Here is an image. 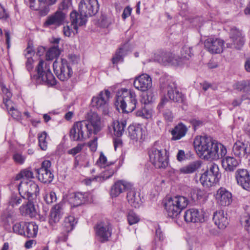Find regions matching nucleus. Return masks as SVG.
I'll list each match as a JSON object with an SVG mask.
<instances>
[{
    "label": "nucleus",
    "mask_w": 250,
    "mask_h": 250,
    "mask_svg": "<svg viewBox=\"0 0 250 250\" xmlns=\"http://www.w3.org/2000/svg\"><path fill=\"white\" fill-rule=\"evenodd\" d=\"M133 84L137 89L146 91L152 86L151 78L148 75L143 74L135 78Z\"/></svg>",
    "instance_id": "23"
},
{
    "label": "nucleus",
    "mask_w": 250,
    "mask_h": 250,
    "mask_svg": "<svg viewBox=\"0 0 250 250\" xmlns=\"http://www.w3.org/2000/svg\"><path fill=\"white\" fill-rule=\"evenodd\" d=\"M51 166V163L50 161L44 160L42 163L40 168L35 169V171L39 181L47 183H50L53 180L54 175L50 170Z\"/></svg>",
    "instance_id": "14"
},
{
    "label": "nucleus",
    "mask_w": 250,
    "mask_h": 250,
    "mask_svg": "<svg viewBox=\"0 0 250 250\" xmlns=\"http://www.w3.org/2000/svg\"><path fill=\"white\" fill-rule=\"evenodd\" d=\"M19 209L21 214L24 216L34 218L36 217L37 214L33 201H28L26 204L22 205Z\"/></svg>",
    "instance_id": "31"
},
{
    "label": "nucleus",
    "mask_w": 250,
    "mask_h": 250,
    "mask_svg": "<svg viewBox=\"0 0 250 250\" xmlns=\"http://www.w3.org/2000/svg\"><path fill=\"white\" fill-rule=\"evenodd\" d=\"M110 97L109 91H102L97 96L93 97L92 104L93 106L101 111L104 115H107L109 113L108 100Z\"/></svg>",
    "instance_id": "11"
},
{
    "label": "nucleus",
    "mask_w": 250,
    "mask_h": 250,
    "mask_svg": "<svg viewBox=\"0 0 250 250\" xmlns=\"http://www.w3.org/2000/svg\"><path fill=\"white\" fill-rule=\"evenodd\" d=\"M71 26H73L76 33H78V26H82L86 22V17L80 14L75 10L73 11L70 14Z\"/></svg>",
    "instance_id": "28"
},
{
    "label": "nucleus",
    "mask_w": 250,
    "mask_h": 250,
    "mask_svg": "<svg viewBox=\"0 0 250 250\" xmlns=\"http://www.w3.org/2000/svg\"><path fill=\"white\" fill-rule=\"evenodd\" d=\"M188 131L187 126L182 123H179L171 131L172 140H178L184 137Z\"/></svg>",
    "instance_id": "32"
},
{
    "label": "nucleus",
    "mask_w": 250,
    "mask_h": 250,
    "mask_svg": "<svg viewBox=\"0 0 250 250\" xmlns=\"http://www.w3.org/2000/svg\"><path fill=\"white\" fill-rule=\"evenodd\" d=\"M18 190L20 196L28 201H33L40 192L39 186L33 181L21 182Z\"/></svg>",
    "instance_id": "7"
},
{
    "label": "nucleus",
    "mask_w": 250,
    "mask_h": 250,
    "mask_svg": "<svg viewBox=\"0 0 250 250\" xmlns=\"http://www.w3.org/2000/svg\"><path fill=\"white\" fill-rule=\"evenodd\" d=\"M127 219L128 223L130 226L137 223L140 221L139 216L132 210L128 211Z\"/></svg>",
    "instance_id": "47"
},
{
    "label": "nucleus",
    "mask_w": 250,
    "mask_h": 250,
    "mask_svg": "<svg viewBox=\"0 0 250 250\" xmlns=\"http://www.w3.org/2000/svg\"><path fill=\"white\" fill-rule=\"evenodd\" d=\"M184 219L187 222L193 223L201 222L204 219L203 215L198 209L194 208L186 211L184 214Z\"/></svg>",
    "instance_id": "30"
},
{
    "label": "nucleus",
    "mask_w": 250,
    "mask_h": 250,
    "mask_svg": "<svg viewBox=\"0 0 250 250\" xmlns=\"http://www.w3.org/2000/svg\"><path fill=\"white\" fill-rule=\"evenodd\" d=\"M54 71L58 78L62 81L68 80L73 74V71L67 61L62 59L60 62L55 61L53 64Z\"/></svg>",
    "instance_id": "10"
},
{
    "label": "nucleus",
    "mask_w": 250,
    "mask_h": 250,
    "mask_svg": "<svg viewBox=\"0 0 250 250\" xmlns=\"http://www.w3.org/2000/svg\"><path fill=\"white\" fill-rule=\"evenodd\" d=\"M113 20L111 17L105 15H102L100 18L99 24L103 28H107L112 23Z\"/></svg>",
    "instance_id": "51"
},
{
    "label": "nucleus",
    "mask_w": 250,
    "mask_h": 250,
    "mask_svg": "<svg viewBox=\"0 0 250 250\" xmlns=\"http://www.w3.org/2000/svg\"><path fill=\"white\" fill-rule=\"evenodd\" d=\"M77 223V221L73 216L65 217L62 225L63 231L67 233L70 232L73 230Z\"/></svg>",
    "instance_id": "39"
},
{
    "label": "nucleus",
    "mask_w": 250,
    "mask_h": 250,
    "mask_svg": "<svg viewBox=\"0 0 250 250\" xmlns=\"http://www.w3.org/2000/svg\"><path fill=\"white\" fill-rule=\"evenodd\" d=\"M14 161L20 164H22L25 161V158L20 153H15L13 157Z\"/></svg>",
    "instance_id": "61"
},
{
    "label": "nucleus",
    "mask_w": 250,
    "mask_h": 250,
    "mask_svg": "<svg viewBox=\"0 0 250 250\" xmlns=\"http://www.w3.org/2000/svg\"><path fill=\"white\" fill-rule=\"evenodd\" d=\"M9 18V13L4 6L0 4V20L6 21Z\"/></svg>",
    "instance_id": "58"
},
{
    "label": "nucleus",
    "mask_w": 250,
    "mask_h": 250,
    "mask_svg": "<svg viewBox=\"0 0 250 250\" xmlns=\"http://www.w3.org/2000/svg\"><path fill=\"white\" fill-rule=\"evenodd\" d=\"M1 90L3 94H4L3 99V103L6 106L7 109H8L10 105L12 104L13 103L10 100L12 94L4 85L2 86Z\"/></svg>",
    "instance_id": "43"
},
{
    "label": "nucleus",
    "mask_w": 250,
    "mask_h": 250,
    "mask_svg": "<svg viewBox=\"0 0 250 250\" xmlns=\"http://www.w3.org/2000/svg\"><path fill=\"white\" fill-rule=\"evenodd\" d=\"M102 172L100 176L95 177L96 181H103L111 177L115 172L117 170L116 166L114 165V163H110V166H109Z\"/></svg>",
    "instance_id": "35"
},
{
    "label": "nucleus",
    "mask_w": 250,
    "mask_h": 250,
    "mask_svg": "<svg viewBox=\"0 0 250 250\" xmlns=\"http://www.w3.org/2000/svg\"><path fill=\"white\" fill-rule=\"evenodd\" d=\"M47 134L45 131H43L38 134L39 145L41 148L43 150H46L47 148Z\"/></svg>",
    "instance_id": "45"
},
{
    "label": "nucleus",
    "mask_w": 250,
    "mask_h": 250,
    "mask_svg": "<svg viewBox=\"0 0 250 250\" xmlns=\"http://www.w3.org/2000/svg\"><path fill=\"white\" fill-rule=\"evenodd\" d=\"M32 177H33V173L31 170L29 169H23L16 175L15 180H20L23 178H30Z\"/></svg>",
    "instance_id": "50"
},
{
    "label": "nucleus",
    "mask_w": 250,
    "mask_h": 250,
    "mask_svg": "<svg viewBox=\"0 0 250 250\" xmlns=\"http://www.w3.org/2000/svg\"><path fill=\"white\" fill-rule=\"evenodd\" d=\"M130 51L129 45L128 43L124 44L121 47L119 50L115 53V56L112 58V62L114 64H117L119 62L123 61V58L128 52Z\"/></svg>",
    "instance_id": "34"
},
{
    "label": "nucleus",
    "mask_w": 250,
    "mask_h": 250,
    "mask_svg": "<svg viewBox=\"0 0 250 250\" xmlns=\"http://www.w3.org/2000/svg\"><path fill=\"white\" fill-rule=\"evenodd\" d=\"M126 195V198L128 203L135 208L140 207L141 201L139 194H137L134 190L130 189Z\"/></svg>",
    "instance_id": "37"
},
{
    "label": "nucleus",
    "mask_w": 250,
    "mask_h": 250,
    "mask_svg": "<svg viewBox=\"0 0 250 250\" xmlns=\"http://www.w3.org/2000/svg\"><path fill=\"white\" fill-rule=\"evenodd\" d=\"M222 165L223 167L227 171H233L238 166V161L233 157H223Z\"/></svg>",
    "instance_id": "33"
},
{
    "label": "nucleus",
    "mask_w": 250,
    "mask_h": 250,
    "mask_svg": "<svg viewBox=\"0 0 250 250\" xmlns=\"http://www.w3.org/2000/svg\"><path fill=\"white\" fill-rule=\"evenodd\" d=\"M136 115L138 117H141L144 119H148L151 118L152 113V110L143 107L138 110L136 112Z\"/></svg>",
    "instance_id": "46"
},
{
    "label": "nucleus",
    "mask_w": 250,
    "mask_h": 250,
    "mask_svg": "<svg viewBox=\"0 0 250 250\" xmlns=\"http://www.w3.org/2000/svg\"><path fill=\"white\" fill-rule=\"evenodd\" d=\"M37 74H30L33 81L37 84H44L48 86H53L56 84V80L51 72L49 66L42 60H40L36 67Z\"/></svg>",
    "instance_id": "4"
},
{
    "label": "nucleus",
    "mask_w": 250,
    "mask_h": 250,
    "mask_svg": "<svg viewBox=\"0 0 250 250\" xmlns=\"http://www.w3.org/2000/svg\"><path fill=\"white\" fill-rule=\"evenodd\" d=\"M61 53L59 45H52L46 53L47 60H52L58 58Z\"/></svg>",
    "instance_id": "41"
},
{
    "label": "nucleus",
    "mask_w": 250,
    "mask_h": 250,
    "mask_svg": "<svg viewBox=\"0 0 250 250\" xmlns=\"http://www.w3.org/2000/svg\"><path fill=\"white\" fill-rule=\"evenodd\" d=\"M99 9L97 0H81L79 5V12L86 17L95 15Z\"/></svg>",
    "instance_id": "13"
},
{
    "label": "nucleus",
    "mask_w": 250,
    "mask_h": 250,
    "mask_svg": "<svg viewBox=\"0 0 250 250\" xmlns=\"http://www.w3.org/2000/svg\"><path fill=\"white\" fill-rule=\"evenodd\" d=\"M13 104L12 103V104L10 105L8 109H7L8 112L14 119L20 121L21 119V113L17 109L15 108Z\"/></svg>",
    "instance_id": "49"
},
{
    "label": "nucleus",
    "mask_w": 250,
    "mask_h": 250,
    "mask_svg": "<svg viewBox=\"0 0 250 250\" xmlns=\"http://www.w3.org/2000/svg\"><path fill=\"white\" fill-rule=\"evenodd\" d=\"M229 36L230 42L227 43V47L240 49L245 43V36L242 31L233 27L230 30Z\"/></svg>",
    "instance_id": "12"
},
{
    "label": "nucleus",
    "mask_w": 250,
    "mask_h": 250,
    "mask_svg": "<svg viewBox=\"0 0 250 250\" xmlns=\"http://www.w3.org/2000/svg\"><path fill=\"white\" fill-rule=\"evenodd\" d=\"M127 131L128 137L135 142L142 141L145 139V130L140 124L130 125L128 127Z\"/></svg>",
    "instance_id": "22"
},
{
    "label": "nucleus",
    "mask_w": 250,
    "mask_h": 250,
    "mask_svg": "<svg viewBox=\"0 0 250 250\" xmlns=\"http://www.w3.org/2000/svg\"><path fill=\"white\" fill-rule=\"evenodd\" d=\"M176 158L178 162H183L188 159L189 156L188 153H186L184 150H179L176 155Z\"/></svg>",
    "instance_id": "56"
},
{
    "label": "nucleus",
    "mask_w": 250,
    "mask_h": 250,
    "mask_svg": "<svg viewBox=\"0 0 250 250\" xmlns=\"http://www.w3.org/2000/svg\"><path fill=\"white\" fill-rule=\"evenodd\" d=\"M148 154L150 161L156 168H165L168 166V157L166 149L154 146L149 149Z\"/></svg>",
    "instance_id": "6"
},
{
    "label": "nucleus",
    "mask_w": 250,
    "mask_h": 250,
    "mask_svg": "<svg viewBox=\"0 0 250 250\" xmlns=\"http://www.w3.org/2000/svg\"><path fill=\"white\" fill-rule=\"evenodd\" d=\"M69 4V2L68 0H63L60 5L58 10L63 11L66 10L68 8Z\"/></svg>",
    "instance_id": "64"
},
{
    "label": "nucleus",
    "mask_w": 250,
    "mask_h": 250,
    "mask_svg": "<svg viewBox=\"0 0 250 250\" xmlns=\"http://www.w3.org/2000/svg\"><path fill=\"white\" fill-rule=\"evenodd\" d=\"M137 103L136 95L133 91L122 88L117 92L116 105L123 113L132 112L136 107Z\"/></svg>",
    "instance_id": "3"
},
{
    "label": "nucleus",
    "mask_w": 250,
    "mask_h": 250,
    "mask_svg": "<svg viewBox=\"0 0 250 250\" xmlns=\"http://www.w3.org/2000/svg\"><path fill=\"white\" fill-rule=\"evenodd\" d=\"M161 112L163 113V116L166 120L168 122H172L173 116L171 111L169 109H165L163 110V111H161Z\"/></svg>",
    "instance_id": "59"
},
{
    "label": "nucleus",
    "mask_w": 250,
    "mask_h": 250,
    "mask_svg": "<svg viewBox=\"0 0 250 250\" xmlns=\"http://www.w3.org/2000/svg\"><path fill=\"white\" fill-rule=\"evenodd\" d=\"M63 34L65 36L70 37L71 35V33L73 32L74 34H76L74 29L73 28V26L67 25L63 27Z\"/></svg>",
    "instance_id": "60"
},
{
    "label": "nucleus",
    "mask_w": 250,
    "mask_h": 250,
    "mask_svg": "<svg viewBox=\"0 0 250 250\" xmlns=\"http://www.w3.org/2000/svg\"><path fill=\"white\" fill-rule=\"evenodd\" d=\"M167 95L169 99L177 103H182L184 101L185 97L177 89L176 84L174 82H170L167 86Z\"/></svg>",
    "instance_id": "25"
},
{
    "label": "nucleus",
    "mask_w": 250,
    "mask_h": 250,
    "mask_svg": "<svg viewBox=\"0 0 250 250\" xmlns=\"http://www.w3.org/2000/svg\"><path fill=\"white\" fill-rule=\"evenodd\" d=\"M132 185L124 180H118L111 187L110 194L112 198L119 196L123 192L131 189Z\"/></svg>",
    "instance_id": "20"
},
{
    "label": "nucleus",
    "mask_w": 250,
    "mask_h": 250,
    "mask_svg": "<svg viewBox=\"0 0 250 250\" xmlns=\"http://www.w3.org/2000/svg\"><path fill=\"white\" fill-rule=\"evenodd\" d=\"M235 88L240 91L250 92V80L237 82L235 85Z\"/></svg>",
    "instance_id": "42"
},
{
    "label": "nucleus",
    "mask_w": 250,
    "mask_h": 250,
    "mask_svg": "<svg viewBox=\"0 0 250 250\" xmlns=\"http://www.w3.org/2000/svg\"><path fill=\"white\" fill-rule=\"evenodd\" d=\"M232 151L236 156L247 158L250 155V143L236 141L233 145Z\"/></svg>",
    "instance_id": "24"
},
{
    "label": "nucleus",
    "mask_w": 250,
    "mask_h": 250,
    "mask_svg": "<svg viewBox=\"0 0 250 250\" xmlns=\"http://www.w3.org/2000/svg\"><path fill=\"white\" fill-rule=\"evenodd\" d=\"M169 100L166 97V96H164L162 98L160 102L158 104L157 106V108L160 112L161 111H163L164 108L169 103Z\"/></svg>",
    "instance_id": "57"
},
{
    "label": "nucleus",
    "mask_w": 250,
    "mask_h": 250,
    "mask_svg": "<svg viewBox=\"0 0 250 250\" xmlns=\"http://www.w3.org/2000/svg\"><path fill=\"white\" fill-rule=\"evenodd\" d=\"M231 194L225 188H220L217 192L216 198L217 203L221 206H227L231 202Z\"/></svg>",
    "instance_id": "27"
},
{
    "label": "nucleus",
    "mask_w": 250,
    "mask_h": 250,
    "mask_svg": "<svg viewBox=\"0 0 250 250\" xmlns=\"http://www.w3.org/2000/svg\"><path fill=\"white\" fill-rule=\"evenodd\" d=\"M66 14L64 11L57 10L54 14L47 17L43 27L53 29L57 28L64 23Z\"/></svg>",
    "instance_id": "15"
},
{
    "label": "nucleus",
    "mask_w": 250,
    "mask_h": 250,
    "mask_svg": "<svg viewBox=\"0 0 250 250\" xmlns=\"http://www.w3.org/2000/svg\"><path fill=\"white\" fill-rule=\"evenodd\" d=\"M189 203L188 199L183 196H176L168 198L165 203V208L168 217L177 218Z\"/></svg>",
    "instance_id": "5"
},
{
    "label": "nucleus",
    "mask_w": 250,
    "mask_h": 250,
    "mask_svg": "<svg viewBox=\"0 0 250 250\" xmlns=\"http://www.w3.org/2000/svg\"><path fill=\"white\" fill-rule=\"evenodd\" d=\"M193 146L197 154L207 160H218L225 156L227 152L223 145L207 135L196 136L194 139Z\"/></svg>",
    "instance_id": "2"
},
{
    "label": "nucleus",
    "mask_w": 250,
    "mask_h": 250,
    "mask_svg": "<svg viewBox=\"0 0 250 250\" xmlns=\"http://www.w3.org/2000/svg\"><path fill=\"white\" fill-rule=\"evenodd\" d=\"M238 185L244 189L250 191V172L246 169H238L235 173Z\"/></svg>",
    "instance_id": "21"
},
{
    "label": "nucleus",
    "mask_w": 250,
    "mask_h": 250,
    "mask_svg": "<svg viewBox=\"0 0 250 250\" xmlns=\"http://www.w3.org/2000/svg\"><path fill=\"white\" fill-rule=\"evenodd\" d=\"M44 200L47 204H51L57 200L56 193L53 191L47 193L43 197Z\"/></svg>",
    "instance_id": "53"
},
{
    "label": "nucleus",
    "mask_w": 250,
    "mask_h": 250,
    "mask_svg": "<svg viewBox=\"0 0 250 250\" xmlns=\"http://www.w3.org/2000/svg\"><path fill=\"white\" fill-rule=\"evenodd\" d=\"M26 222H17L13 226V230L14 233L24 236Z\"/></svg>",
    "instance_id": "44"
},
{
    "label": "nucleus",
    "mask_w": 250,
    "mask_h": 250,
    "mask_svg": "<svg viewBox=\"0 0 250 250\" xmlns=\"http://www.w3.org/2000/svg\"><path fill=\"white\" fill-rule=\"evenodd\" d=\"M85 144H79L77 146L71 149H69L67 151V153L69 154L75 155L76 154L80 152L83 149L84 146H85Z\"/></svg>",
    "instance_id": "55"
},
{
    "label": "nucleus",
    "mask_w": 250,
    "mask_h": 250,
    "mask_svg": "<svg viewBox=\"0 0 250 250\" xmlns=\"http://www.w3.org/2000/svg\"><path fill=\"white\" fill-rule=\"evenodd\" d=\"M201 164V161L199 160L192 162L188 165L180 168L179 171L181 173L184 174L193 173L200 168Z\"/></svg>",
    "instance_id": "36"
},
{
    "label": "nucleus",
    "mask_w": 250,
    "mask_h": 250,
    "mask_svg": "<svg viewBox=\"0 0 250 250\" xmlns=\"http://www.w3.org/2000/svg\"><path fill=\"white\" fill-rule=\"evenodd\" d=\"M64 206V203L61 202L51 208L48 222L53 228L59 222L62 217L63 214Z\"/></svg>",
    "instance_id": "18"
},
{
    "label": "nucleus",
    "mask_w": 250,
    "mask_h": 250,
    "mask_svg": "<svg viewBox=\"0 0 250 250\" xmlns=\"http://www.w3.org/2000/svg\"><path fill=\"white\" fill-rule=\"evenodd\" d=\"M219 175V169L218 165L211 163L208 166L207 170L201 175L200 181L204 187H211L218 182Z\"/></svg>",
    "instance_id": "8"
},
{
    "label": "nucleus",
    "mask_w": 250,
    "mask_h": 250,
    "mask_svg": "<svg viewBox=\"0 0 250 250\" xmlns=\"http://www.w3.org/2000/svg\"><path fill=\"white\" fill-rule=\"evenodd\" d=\"M126 125V122L125 120L114 121L112 125L114 135L118 137L122 136L125 131Z\"/></svg>",
    "instance_id": "40"
},
{
    "label": "nucleus",
    "mask_w": 250,
    "mask_h": 250,
    "mask_svg": "<svg viewBox=\"0 0 250 250\" xmlns=\"http://www.w3.org/2000/svg\"><path fill=\"white\" fill-rule=\"evenodd\" d=\"M193 55L192 48L188 45H184L181 50V57L172 53L165 54L164 59L168 63L173 65H180L188 60Z\"/></svg>",
    "instance_id": "9"
},
{
    "label": "nucleus",
    "mask_w": 250,
    "mask_h": 250,
    "mask_svg": "<svg viewBox=\"0 0 250 250\" xmlns=\"http://www.w3.org/2000/svg\"><path fill=\"white\" fill-rule=\"evenodd\" d=\"M38 231V226L35 222L26 223L24 236L28 238L36 237Z\"/></svg>",
    "instance_id": "38"
},
{
    "label": "nucleus",
    "mask_w": 250,
    "mask_h": 250,
    "mask_svg": "<svg viewBox=\"0 0 250 250\" xmlns=\"http://www.w3.org/2000/svg\"><path fill=\"white\" fill-rule=\"evenodd\" d=\"M110 163L107 161L106 157L104 155L103 152L100 153V157L97 161V165L100 168H106L110 166Z\"/></svg>",
    "instance_id": "48"
},
{
    "label": "nucleus",
    "mask_w": 250,
    "mask_h": 250,
    "mask_svg": "<svg viewBox=\"0 0 250 250\" xmlns=\"http://www.w3.org/2000/svg\"><path fill=\"white\" fill-rule=\"evenodd\" d=\"M96 236L97 239L101 243H104L109 240L112 232L109 226L104 222L97 224L95 227Z\"/></svg>",
    "instance_id": "17"
},
{
    "label": "nucleus",
    "mask_w": 250,
    "mask_h": 250,
    "mask_svg": "<svg viewBox=\"0 0 250 250\" xmlns=\"http://www.w3.org/2000/svg\"><path fill=\"white\" fill-rule=\"evenodd\" d=\"M146 96H145V104H148L154 101L156 96V92L151 90H147Z\"/></svg>",
    "instance_id": "54"
},
{
    "label": "nucleus",
    "mask_w": 250,
    "mask_h": 250,
    "mask_svg": "<svg viewBox=\"0 0 250 250\" xmlns=\"http://www.w3.org/2000/svg\"><path fill=\"white\" fill-rule=\"evenodd\" d=\"M213 221L215 225L219 229H225L229 224L228 217L222 210H219L214 212Z\"/></svg>",
    "instance_id": "29"
},
{
    "label": "nucleus",
    "mask_w": 250,
    "mask_h": 250,
    "mask_svg": "<svg viewBox=\"0 0 250 250\" xmlns=\"http://www.w3.org/2000/svg\"><path fill=\"white\" fill-rule=\"evenodd\" d=\"M113 143L114 147L115 150H116L118 148H121L122 147L123 142L121 138L118 137L114 139Z\"/></svg>",
    "instance_id": "63"
},
{
    "label": "nucleus",
    "mask_w": 250,
    "mask_h": 250,
    "mask_svg": "<svg viewBox=\"0 0 250 250\" xmlns=\"http://www.w3.org/2000/svg\"><path fill=\"white\" fill-rule=\"evenodd\" d=\"M97 138H95L92 140L90 141L87 144L88 146L90 148L92 151H95L97 149Z\"/></svg>",
    "instance_id": "62"
},
{
    "label": "nucleus",
    "mask_w": 250,
    "mask_h": 250,
    "mask_svg": "<svg viewBox=\"0 0 250 250\" xmlns=\"http://www.w3.org/2000/svg\"><path fill=\"white\" fill-rule=\"evenodd\" d=\"M86 120L74 123L69 131V137L73 141H84L92 134H96L102 128L100 117L92 111L87 114Z\"/></svg>",
    "instance_id": "1"
},
{
    "label": "nucleus",
    "mask_w": 250,
    "mask_h": 250,
    "mask_svg": "<svg viewBox=\"0 0 250 250\" xmlns=\"http://www.w3.org/2000/svg\"><path fill=\"white\" fill-rule=\"evenodd\" d=\"M224 41L220 39L209 38L205 40V48L212 54L220 53L223 51Z\"/></svg>",
    "instance_id": "19"
},
{
    "label": "nucleus",
    "mask_w": 250,
    "mask_h": 250,
    "mask_svg": "<svg viewBox=\"0 0 250 250\" xmlns=\"http://www.w3.org/2000/svg\"><path fill=\"white\" fill-rule=\"evenodd\" d=\"M22 199L21 196H18L17 194H12L9 200V204L12 207H14L18 206L22 202Z\"/></svg>",
    "instance_id": "52"
},
{
    "label": "nucleus",
    "mask_w": 250,
    "mask_h": 250,
    "mask_svg": "<svg viewBox=\"0 0 250 250\" xmlns=\"http://www.w3.org/2000/svg\"><path fill=\"white\" fill-rule=\"evenodd\" d=\"M92 195L89 192H76L70 195L69 202L72 207H76L90 202Z\"/></svg>",
    "instance_id": "16"
},
{
    "label": "nucleus",
    "mask_w": 250,
    "mask_h": 250,
    "mask_svg": "<svg viewBox=\"0 0 250 250\" xmlns=\"http://www.w3.org/2000/svg\"><path fill=\"white\" fill-rule=\"evenodd\" d=\"M167 95L169 99L177 103H182L184 101L185 97L177 89L176 84L174 82H170L167 86Z\"/></svg>",
    "instance_id": "26"
}]
</instances>
